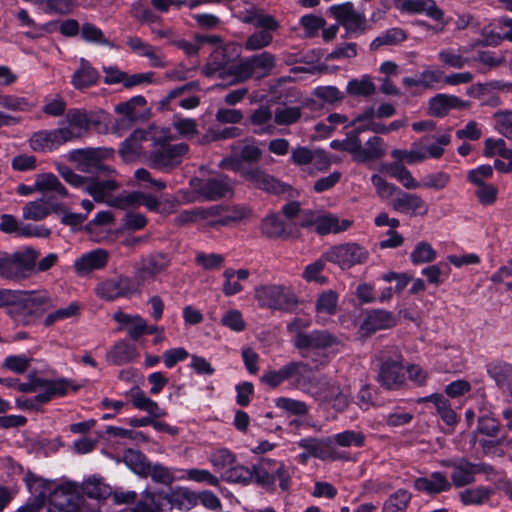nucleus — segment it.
<instances>
[{"label":"nucleus","instance_id":"1","mask_svg":"<svg viewBox=\"0 0 512 512\" xmlns=\"http://www.w3.org/2000/svg\"><path fill=\"white\" fill-rule=\"evenodd\" d=\"M236 16L241 22L253 24L258 29L247 38L244 44L247 51L260 50L269 46L273 41V32L280 26L272 15L254 5L238 10Z\"/></svg>","mask_w":512,"mask_h":512},{"label":"nucleus","instance_id":"2","mask_svg":"<svg viewBox=\"0 0 512 512\" xmlns=\"http://www.w3.org/2000/svg\"><path fill=\"white\" fill-rule=\"evenodd\" d=\"M433 143L424 144V139L416 141L412 144L410 150L393 149L391 151L392 158L400 163L406 162L407 164L414 165L422 163L427 159H439L445 152V147L451 142V135L449 132L440 133L433 136ZM428 138H425V142Z\"/></svg>","mask_w":512,"mask_h":512},{"label":"nucleus","instance_id":"3","mask_svg":"<svg viewBox=\"0 0 512 512\" xmlns=\"http://www.w3.org/2000/svg\"><path fill=\"white\" fill-rule=\"evenodd\" d=\"M193 504L194 496L189 492L167 495L146 490L132 512H169L173 505H177L180 509H189Z\"/></svg>","mask_w":512,"mask_h":512},{"label":"nucleus","instance_id":"4","mask_svg":"<svg viewBox=\"0 0 512 512\" xmlns=\"http://www.w3.org/2000/svg\"><path fill=\"white\" fill-rule=\"evenodd\" d=\"M305 322H290L287 326L291 342L301 351L325 350L337 343L336 337L327 331H308Z\"/></svg>","mask_w":512,"mask_h":512},{"label":"nucleus","instance_id":"5","mask_svg":"<svg viewBox=\"0 0 512 512\" xmlns=\"http://www.w3.org/2000/svg\"><path fill=\"white\" fill-rule=\"evenodd\" d=\"M299 226L313 229L321 235L337 234L346 231L352 225L349 219H340L336 214L323 210H306L299 214Z\"/></svg>","mask_w":512,"mask_h":512},{"label":"nucleus","instance_id":"6","mask_svg":"<svg viewBox=\"0 0 512 512\" xmlns=\"http://www.w3.org/2000/svg\"><path fill=\"white\" fill-rule=\"evenodd\" d=\"M50 504L63 512H93L96 510L86 504L78 488L71 482L57 484L49 500Z\"/></svg>","mask_w":512,"mask_h":512},{"label":"nucleus","instance_id":"7","mask_svg":"<svg viewBox=\"0 0 512 512\" xmlns=\"http://www.w3.org/2000/svg\"><path fill=\"white\" fill-rule=\"evenodd\" d=\"M391 351H382L379 356L381 366L378 374L379 383L386 389H398L404 382V372L401 365V356L397 349L390 348Z\"/></svg>","mask_w":512,"mask_h":512},{"label":"nucleus","instance_id":"8","mask_svg":"<svg viewBox=\"0 0 512 512\" xmlns=\"http://www.w3.org/2000/svg\"><path fill=\"white\" fill-rule=\"evenodd\" d=\"M92 124H96L93 112L74 108L67 111L58 129L65 141L70 142L85 135Z\"/></svg>","mask_w":512,"mask_h":512},{"label":"nucleus","instance_id":"9","mask_svg":"<svg viewBox=\"0 0 512 512\" xmlns=\"http://www.w3.org/2000/svg\"><path fill=\"white\" fill-rule=\"evenodd\" d=\"M201 215L210 226H231L247 219L251 210L245 205H216L203 209Z\"/></svg>","mask_w":512,"mask_h":512},{"label":"nucleus","instance_id":"10","mask_svg":"<svg viewBox=\"0 0 512 512\" xmlns=\"http://www.w3.org/2000/svg\"><path fill=\"white\" fill-rule=\"evenodd\" d=\"M368 250L357 243H345L330 248L324 257L327 261L337 264L342 269H349L362 264L368 259Z\"/></svg>","mask_w":512,"mask_h":512},{"label":"nucleus","instance_id":"11","mask_svg":"<svg viewBox=\"0 0 512 512\" xmlns=\"http://www.w3.org/2000/svg\"><path fill=\"white\" fill-rule=\"evenodd\" d=\"M330 10L337 22L345 28L348 36H358L367 30L365 14L356 10L351 2L333 5Z\"/></svg>","mask_w":512,"mask_h":512},{"label":"nucleus","instance_id":"12","mask_svg":"<svg viewBox=\"0 0 512 512\" xmlns=\"http://www.w3.org/2000/svg\"><path fill=\"white\" fill-rule=\"evenodd\" d=\"M262 152L253 140H245L231 146V155L220 162V167L242 174L247 169L243 168L242 161L256 162Z\"/></svg>","mask_w":512,"mask_h":512},{"label":"nucleus","instance_id":"13","mask_svg":"<svg viewBox=\"0 0 512 512\" xmlns=\"http://www.w3.org/2000/svg\"><path fill=\"white\" fill-rule=\"evenodd\" d=\"M255 299L261 307L283 310L294 301L291 291L282 285H263L255 289Z\"/></svg>","mask_w":512,"mask_h":512},{"label":"nucleus","instance_id":"14","mask_svg":"<svg viewBox=\"0 0 512 512\" xmlns=\"http://www.w3.org/2000/svg\"><path fill=\"white\" fill-rule=\"evenodd\" d=\"M193 189L206 200H217L225 197L232 190V183L225 175H214L208 178H195L191 181Z\"/></svg>","mask_w":512,"mask_h":512},{"label":"nucleus","instance_id":"15","mask_svg":"<svg viewBox=\"0 0 512 512\" xmlns=\"http://www.w3.org/2000/svg\"><path fill=\"white\" fill-rule=\"evenodd\" d=\"M118 186V183L111 178H90L88 184L85 186V193L92 196L96 202H103L114 207H124L125 199L113 195Z\"/></svg>","mask_w":512,"mask_h":512},{"label":"nucleus","instance_id":"16","mask_svg":"<svg viewBox=\"0 0 512 512\" xmlns=\"http://www.w3.org/2000/svg\"><path fill=\"white\" fill-rule=\"evenodd\" d=\"M112 154L106 149H76L69 153L70 159L77 164V168L85 173H94L106 170L102 158Z\"/></svg>","mask_w":512,"mask_h":512},{"label":"nucleus","instance_id":"17","mask_svg":"<svg viewBox=\"0 0 512 512\" xmlns=\"http://www.w3.org/2000/svg\"><path fill=\"white\" fill-rule=\"evenodd\" d=\"M136 293H139V283L124 277L105 280L96 288V294L106 300L129 297Z\"/></svg>","mask_w":512,"mask_h":512},{"label":"nucleus","instance_id":"18","mask_svg":"<svg viewBox=\"0 0 512 512\" xmlns=\"http://www.w3.org/2000/svg\"><path fill=\"white\" fill-rule=\"evenodd\" d=\"M442 465L453 469L451 474L452 485L455 487H464L475 481V475L483 471V464H475L466 458H458L442 461Z\"/></svg>","mask_w":512,"mask_h":512},{"label":"nucleus","instance_id":"19","mask_svg":"<svg viewBox=\"0 0 512 512\" xmlns=\"http://www.w3.org/2000/svg\"><path fill=\"white\" fill-rule=\"evenodd\" d=\"M398 213L414 216H424L428 213L429 205L418 194L399 190L390 203Z\"/></svg>","mask_w":512,"mask_h":512},{"label":"nucleus","instance_id":"20","mask_svg":"<svg viewBox=\"0 0 512 512\" xmlns=\"http://www.w3.org/2000/svg\"><path fill=\"white\" fill-rule=\"evenodd\" d=\"M70 388L73 390L78 389L77 386L72 385L67 379L60 378L47 391L38 393L34 398L17 399L16 405L21 409L37 410L42 404L48 403L51 399L66 395Z\"/></svg>","mask_w":512,"mask_h":512},{"label":"nucleus","instance_id":"21","mask_svg":"<svg viewBox=\"0 0 512 512\" xmlns=\"http://www.w3.org/2000/svg\"><path fill=\"white\" fill-rule=\"evenodd\" d=\"M275 66V57L269 52H263L243 60L238 72L240 77L249 78L252 75L265 77L270 74Z\"/></svg>","mask_w":512,"mask_h":512},{"label":"nucleus","instance_id":"22","mask_svg":"<svg viewBox=\"0 0 512 512\" xmlns=\"http://www.w3.org/2000/svg\"><path fill=\"white\" fill-rule=\"evenodd\" d=\"M38 256L39 252L32 247H23L10 254L12 280H21L30 276Z\"/></svg>","mask_w":512,"mask_h":512},{"label":"nucleus","instance_id":"23","mask_svg":"<svg viewBox=\"0 0 512 512\" xmlns=\"http://www.w3.org/2000/svg\"><path fill=\"white\" fill-rule=\"evenodd\" d=\"M394 7L401 14H424L435 21H441L444 16L434 0H394Z\"/></svg>","mask_w":512,"mask_h":512},{"label":"nucleus","instance_id":"24","mask_svg":"<svg viewBox=\"0 0 512 512\" xmlns=\"http://www.w3.org/2000/svg\"><path fill=\"white\" fill-rule=\"evenodd\" d=\"M127 46L139 57H145L149 66L153 68H164L167 65L166 55L162 50L137 36H129L126 40Z\"/></svg>","mask_w":512,"mask_h":512},{"label":"nucleus","instance_id":"25","mask_svg":"<svg viewBox=\"0 0 512 512\" xmlns=\"http://www.w3.org/2000/svg\"><path fill=\"white\" fill-rule=\"evenodd\" d=\"M189 147L186 143L166 145L151 155V162L158 169L172 168L179 165L183 157L188 153Z\"/></svg>","mask_w":512,"mask_h":512},{"label":"nucleus","instance_id":"26","mask_svg":"<svg viewBox=\"0 0 512 512\" xmlns=\"http://www.w3.org/2000/svg\"><path fill=\"white\" fill-rule=\"evenodd\" d=\"M109 259V253L104 249L91 250L74 262V269L78 275L84 276L95 270L104 268Z\"/></svg>","mask_w":512,"mask_h":512},{"label":"nucleus","instance_id":"27","mask_svg":"<svg viewBox=\"0 0 512 512\" xmlns=\"http://www.w3.org/2000/svg\"><path fill=\"white\" fill-rule=\"evenodd\" d=\"M34 151H52L67 143L60 130H40L32 134L29 140Z\"/></svg>","mask_w":512,"mask_h":512},{"label":"nucleus","instance_id":"28","mask_svg":"<svg viewBox=\"0 0 512 512\" xmlns=\"http://www.w3.org/2000/svg\"><path fill=\"white\" fill-rule=\"evenodd\" d=\"M452 484L442 472H433L429 477H419L413 482V487L420 492L435 495L450 490Z\"/></svg>","mask_w":512,"mask_h":512},{"label":"nucleus","instance_id":"29","mask_svg":"<svg viewBox=\"0 0 512 512\" xmlns=\"http://www.w3.org/2000/svg\"><path fill=\"white\" fill-rule=\"evenodd\" d=\"M35 187L37 192L44 195H50L48 199L57 201V198H63L68 195L66 188L53 173H40L35 177Z\"/></svg>","mask_w":512,"mask_h":512},{"label":"nucleus","instance_id":"30","mask_svg":"<svg viewBox=\"0 0 512 512\" xmlns=\"http://www.w3.org/2000/svg\"><path fill=\"white\" fill-rule=\"evenodd\" d=\"M261 231L268 238H285L292 233L291 223L276 213L269 214L262 220Z\"/></svg>","mask_w":512,"mask_h":512},{"label":"nucleus","instance_id":"31","mask_svg":"<svg viewBox=\"0 0 512 512\" xmlns=\"http://www.w3.org/2000/svg\"><path fill=\"white\" fill-rule=\"evenodd\" d=\"M464 107V102L449 94L440 93L429 100L428 113L434 117H444L453 109Z\"/></svg>","mask_w":512,"mask_h":512},{"label":"nucleus","instance_id":"32","mask_svg":"<svg viewBox=\"0 0 512 512\" xmlns=\"http://www.w3.org/2000/svg\"><path fill=\"white\" fill-rule=\"evenodd\" d=\"M287 380H292L295 387L306 391L312 379V367L302 361H292L284 365Z\"/></svg>","mask_w":512,"mask_h":512},{"label":"nucleus","instance_id":"33","mask_svg":"<svg viewBox=\"0 0 512 512\" xmlns=\"http://www.w3.org/2000/svg\"><path fill=\"white\" fill-rule=\"evenodd\" d=\"M241 175L255 187L264 191L271 193H279L283 191L282 185L277 179L259 168L248 169L243 171Z\"/></svg>","mask_w":512,"mask_h":512},{"label":"nucleus","instance_id":"34","mask_svg":"<svg viewBox=\"0 0 512 512\" xmlns=\"http://www.w3.org/2000/svg\"><path fill=\"white\" fill-rule=\"evenodd\" d=\"M61 209V204L52 199H37L27 203L23 207V217L27 220L39 221L49 215L52 211Z\"/></svg>","mask_w":512,"mask_h":512},{"label":"nucleus","instance_id":"35","mask_svg":"<svg viewBox=\"0 0 512 512\" xmlns=\"http://www.w3.org/2000/svg\"><path fill=\"white\" fill-rule=\"evenodd\" d=\"M99 73L89 61L80 58L79 67L75 70L71 78V84L77 90L91 87L97 83Z\"/></svg>","mask_w":512,"mask_h":512},{"label":"nucleus","instance_id":"36","mask_svg":"<svg viewBox=\"0 0 512 512\" xmlns=\"http://www.w3.org/2000/svg\"><path fill=\"white\" fill-rule=\"evenodd\" d=\"M17 296L14 299V305L19 304L22 306L26 315L38 316L47 305V298L45 295L35 292L15 290Z\"/></svg>","mask_w":512,"mask_h":512},{"label":"nucleus","instance_id":"37","mask_svg":"<svg viewBox=\"0 0 512 512\" xmlns=\"http://www.w3.org/2000/svg\"><path fill=\"white\" fill-rule=\"evenodd\" d=\"M147 140V133L144 129H136L121 144L119 149L120 156L126 162L136 160L142 153V142Z\"/></svg>","mask_w":512,"mask_h":512},{"label":"nucleus","instance_id":"38","mask_svg":"<svg viewBox=\"0 0 512 512\" xmlns=\"http://www.w3.org/2000/svg\"><path fill=\"white\" fill-rule=\"evenodd\" d=\"M380 171L387 173L396 179L404 188L415 190L418 189V181L413 177L412 173L399 161L392 163H382Z\"/></svg>","mask_w":512,"mask_h":512},{"label":"nucleus","instance_id":"39","mask_svg":"<svg viewBox=\"0 0 512 512\" xmlns=\"http://www.w3.org/2000/svg\"><path fill=\"white\" fill-rule=\"evenodd\" d=\"M337 388L338 386L332 383L326 376H313L305 392L310 394L317 401L329 402Z\"/></svg>","mask_w":512,"mask_h":512},{"label":"nucleus","instance_id":"40","mask_svg":"<svg viewBox=\"0 0 512 512\" xmlns=\"http://www.w3.org/2000/svg\"><path fill=\"white\" fill-rule=\"evenodd\" d=\"M249 121L254 126L255 134H273L276 130L273 114L268 107L262 106L253 111Z\"/></svg>","mask_w":512,"mask_h":512},{"label":"nucleus","instance_id":"41","mask_svg":"<svg viewBox=\"0 0 512 512\" xmlns=\"http://www.w3.org/2000/svg\"><path fill=\"white\" fill-rule=\"evenodd\" d=\"M138 357L135 346L120 340L107 353V360L114 365H123L134 361Z\"/></svg>","mask_w":512,"mask_h":512},{"label":"nucleus","instance_id":"42","mask_svg":"<svg viewBox=\"0 0 512 512\" xmlns=\"http://www.w3.org/2000/svg\"><path fill=\"white\" fill-rule=\"evenodd\" d=\"M227 62L226 48L217 46L211 51L208 62L203 67L202 72L208 77L215 75L222 77Z\"/></svg>","mask_w":512,"mask_h":512},{"label":"nucleus","instance_id":"43","mask_svg":"<svg viewBox=\"0 0 512 512\" xmlns=\"http://www.w3.org/2000/svg\"><path fill=\"white\" fill-rule=\"evenodd\" d=\"M412 494L406 489H398L384 501L381 512H407Z\"/></svg>","mask_w":512,"mask_h":512},{"label":"nucleus","instance_id":"44","mask_svg":"<svg viewBox=\"0 0 512 512\" xmlns=\"http://www.w3.org/2000/svg\"><path fill=\"white\" fill-rule=\"evenodd\" d=\"M132 404L135 408L147 412L150 416L160 418L165 411L159 407L157 402L147 397L138 387L131 390Z\"/></svg>","mask_w":512,"mask_h":512},{"label":"nucleus","instance_id":"45","mask_svg":"<svg viewBox=\"0 0 512 512\" xmlns=\"http://www.w3.org/2000/svg\"><path fill=\"white\" fill-rule=\"evenodd\" d=\"M488 373L496 384L510 392L512 397V365L508 363H493L488 366Z\"/></svg>","mask_w":512,"mask_h":512},{"label":"nucleus","instance_id":"46","mask_svg":"<svg viewBox=\"0 0 512 512\" xmlns=\"http://www.w3.org/2000/svg\"><path fill=\"white\" fill-rule=\"evenodd\" d=\"M276 461L270 458H262L258 465H253L251 472H253V479L255 482L266 488L274 486L276 477L274 473H270L268 470L275 465Z\"/></svg>","mask_w":512,"mask_h":512},{"label":"nucleus","instance_id":"47","mask_svg":"<svg viewBox=\"0 0 512 512\" xmlns=\"http://www.w3.org/2000/svg\"><path fill=\"white\" fill-rule=\"evenodd\" d=\"M467 53V47L446 48L439 52L438 57L444 65L460 69L464 67L468 61Z\"/></svg>","mask_w":512,"mask_h":512},{"label":"nucleus","instance_id":"48","mask_svg":"<svg viewBox=\"0 0 512 512\" xmlns=\"http://www.w3.org/2000/svg\"><path fill=\"white\" fill-rule=\"evenodd\" d=\"M123 461L136 474L147 476L150 471V463L143 453L134 449H127L123 453Z\"/></svg>","mask_w":512,"mask_h":512},{"label":"nucleus","instance_id":"49","mask_svg":"<svg viewBox=\"0 0 512 512\" xmlns=\"http://www.w3.org/2000/svg\"><path fill=\"white\" fill-rule=\"evenodd\" d=\"M386 151V145L382 138L378 136L370 137L365 146H362L360 161L359 163H365L375 159H379L384 156Z\"/></svg>","mask_w":512,"mask_h":512},{"label":"nucleus","instance_id":"50","mask_svg":"<svg viewBox=\"0 0 512 512\" xmlns=\"http://www.w3.org/2000/svg\"><path fill=\"white\" fill-rule=\"evenodd\" d=\"M83 497L87 496L90 499L103 500L112 494V489L107 484L101 482L99 479H88L82 485Z\"/></svg>","mask_w":512,"mask_h":512},{"label":"nucleus","instance_id":"51","mask_svg":"<svg viewBox=\"0 0 512 512\" xmlns=\"http://www.w3.org/2000/svg\"><path fill=\"white\" fill-rule=\"evenodd\" d=\"M169 260L164 254H157L144 260L139 278L142 280L153 277L168 266Z\"/></svg>","mask_w":512,"mask_h":512},{"label":"nucleus","instance_id":"52","mask_svg":"<svg viewBox=\"0 0 512 512\" xmlns=\"http://www.w3.org/2000/svg\"><path fill=\"white\" fill-rule=\"evenodd\" d=\"M407 35L401 28H391L382 32L371 42L372 49H378L384 45H396L406 40Z\"/></svg>","mask_w":512,"mask_h":512},{"label":"nucleus","instance_id":"53","mask_svg":"<svg viewBox=\"0 0 512 512\" xmlns=\"http://www.w3.org/2000/svg\"><path fill=\"white\" fill-rule=\"evenodd\" d=\"M375 91V85L368 75H364L359 79H352L347 84V92L351 96H370Z\"/></svg>","mask_w":512,"mask_h":512},{"label":"nucleus","instance_id":"54","mask_svg":"<svg viewBox=\"0 0 512 512\" xmlns=\"http://www.w3.org/2000/svg\"><path fill=\"white\" fill-rule=\"evenodd\" d=\"M339 295L334 290H325L319 294L316 310L320 314L332 315L336 312Z\"/></svg>","mask_w":512,"mask_h":512},{"label":"nucleus","instance_id":"55","mask_svg":"<svg viewBox=\"0 0 512 512\" xmlns=\"http://www.w3.org/2000/svg\"><path fill=\"white\" fill-rule=\"evenodd\" d=\"M146 103L147 101L142 95L133 96L128 101L119 103L115 107V111L130 120H134L140 115L138 108L144 107Z\"/></svg>","mask_w":512,"mask_h":512},{"label":"nucleus","instance_id":"56","mask_svg":"<svg viewBox=\"0 0 512 512\" xmlns=\"http://www.w3.org/2000/svg\"><path fill=\"white\" fill-rule=\"evenodd\" d=\"M449 181L450 176L445 172L438 171L435 173H430L425 175L420 181H418V189L426 188L442 190L448 185Z\"/></svg>","mask_w":512,"mask_h":512},{"label":"nucleus","instance_id":"57","mask_svg":"<svg viewBox=\"0 0 512 512\" xmlns=\"http://www.w3.org/2000/svg\"><path fill=\"white\" fill-rule=\"evenodd\" d=\"M132 16L139 22L152 25L160 21V17L143 2L138 1L131 6Z\"/></svg>","mask_w":512,"mask_h":512},{"label":"nucleus","instance_id":"58","mask_svg":"<svg viewBox=\"0 0 512 512\" xmlns=\"http://www.w3.org/2000/svg\"><path fill=\"white\" fill-rule=\"evenodd\" d=\"M29 382L20 383L17 381L16 389L20 392L28 393V392H36L38 390L47 391L52 384H56L57 380H48L44 378H39L35 374H29L28 376Z\"/></svg>","mask_w":512,"mask_h":512},{"label":"nucleus","instance_id":"59","mask_svg":"<svg viewBox=\"0 0 512 512\" xmlns=\"http://www.w3.org/2000/svg\"><path fill=\"white\" fill-rule=\"evenodd\" d=\"M437 257V252L431 244L427 242H419L411 252L410 258L414 264H423L432 262Z\"/></svg>","mask_w":512,"mask_h":512},{"label":"nucleus","instance_id":"60","mask_svg":"<svg viewBox=\"0 0 512 512\" xmlns=\"http://www.w3.org/2000/svg\"><path fill=\"white\" fill-rule=\"evenodd\" d=\"M492 491L486 487L466 489L460 493V499L465 505L482 504L487 501Z\"/></svg>","mask_w":512,"mask_h":512},{"label":"nucleus","instance_id":"61","mask_svg":"<svg viewBox=\"0 0 512 512\" xmlns=\"http://www.w3.org/2000/svg\"><path fill=\"white\" fill-rule=\"evenodd\" d=\"M444 79V72L437 67H429L419 74V82L425 88H438Z\"/></svg>","mask_w":512,"mask_h":512},{"label":"nucleus","instance_id":"62","mask_svg":"<svg viewBox=\"0 0 512 512\" xmlns=\"http://www.w3.org/2000/svg\"><path fill=\"white\" fill-rule=\"evenodd\" d=\"M371 182L375 188L378 197L383 200H387L393 196L395 197L397 192L400 190L396 185L386 181L379 174H373L371 176Z\"/></svg>","mask_w":512,"mask_h":512},{"label":"nucleus","instance_id":"63","mask_svg":"<svg viewBox=\"0 0 512 512\" xmlns=\"http://www.w3.org/2000/svg\"><path fill=\"white\" fill-rule=\"evenodd\" d=\"M195 262L203 270H218L223 266L224 256L217 253L207 254L204 252H198L195 257Z\"/></svg>","mask_w":512,"mask_h":512},{"label":"nucleus","instance_id":"64","mask_svg":"<svg viewBox=\"0 0 512 512\" xmlns=\"http://www.w3.org/2000/svg\"><path fill=\"white\" fill-rule=\"evenodd\" d=\"M275 404L278 408L286 411L291 415L303 416L308 413L307 404L300 400L280 397L276 399Z\"/></svg>","mask_w":512,"mask_h":512}]
</instances>
